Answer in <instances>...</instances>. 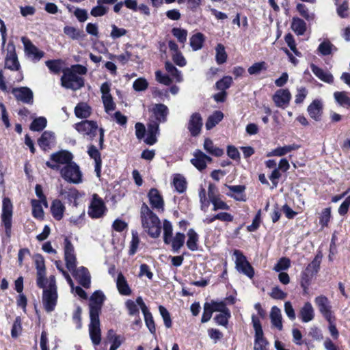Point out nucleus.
I'll use <instances>...</instances> for the list:
<instances>
[{
    "label": "nucleus",
    "mask_w": 350,
    "mask_h": 350,
    "mask_svg": "<svg viewBox=\"0 0 350 350\" xmlns=\"http://www.w3.org/2000/svg\"><path fill=\"white\" fill-rule=\"evenodd\" d=\"M105 299V296L100 290L94 291L90 297L89 333L94 345H98L101 340L99 315Z\"/></svg>",
    "instance_id": "1"
},
{
    "label": "nucleus",
    "mask_w": 350,
    "mask_h": 350,
    "mask_svg": "<svg viewBox=\"0 0 350 350\" xmlns=\"http://www.w3.org/2000/svg\"><path fill=\"white\" fill-rule=\"evenodd\" d=\"M142 226L148 235L157 238L161 234V226L159 218L146 203H143L140 210Z\"/></svg>",
    "instance_id": "2"
},
{
    "label": "nucleus",
    "mask_w": 350,
    "mask_h": 350,
    "mask_svg": "<svg viewBox=\"0 0 350 350\" xmlns=\"http://www.w3.org/2000/svg\"><path fill=\"white\" fill-rule=\"evenodd\" d=\"M321 261V256L317 255L301 273L300 285L303 288L304 295L308 293V287L311 284L313 277L319 270Z\"/></svg>",
    "instance_id": "3"
},
{
    "label": "nucleus",
    "mask_w": 350,
    "mask_h": 350,
    "mask_svg": "<svg viewBox=\"0 0 350 350\" xmlns=\"http://www.w3.org/2000/svg\"><path fill=\"white\" fill-rule=\"evenodd\" d=\"M75 129L81 134L86 135L90 139H92L99 131V145L103 146L104 141V130L102 128L98 129L96 122L94 120H83L75 124Z\"/></svg>",
    "instance_id": "4"
},
{
    "label": "nucleus",
    "mask_w": 350,
    "mask_h": 350,
    "mask_svg": "<svg viewBox=\"0 0 350 350\" xmlns=\"http://www.w3.org/2000/svg\"><path fill=\"white\" fill-rule=\"evenodd\" d=\"M62 177L68 183L79 184L82 181V173L75 162H71L60 169Z\"/></svg>",
    "instance_id": "5"
},
{
    "label": "nucleus",
    "mask_w": 350,
    "mask_h": 350,
    "mask_svg": "<svg viewBox=\"0 0 350 350\" xmlns=\"http://www.w3.org/2000/svg\"><path fill=\"white\" fill-rule=\"evenodd\" d=\"M13 205L9 198H4L2 203L1 222L5 227V233L8 238L12 234Z\"/></svg>",
    "instance_id": "6"
},
{
    "label": "nucleus",
    "mask_w": 350,
    "mask_h": 350,
    "mask_svg": "<svg viewBox=\"0 0 350 350\" xmlns=\"http://www.w3.org/2000/svg\"><path fill=\"white\" fill-rule=\"evenodd\" d=\"M61 84L66 89L75 91L83 87L85 83L84 79L82 77L65 69L61 77Z\"/></svg>",
    "instance_id": "7"
},
{
    "label": "nucleus",
    "mask_w": 350,
    "mask_h": 350,
    "mask_svg": "<svg viewBox=\"0 0 350 350\" xmlns=\"http://www.w3.org/2000/svg\"><path fill=\"white\" fill-rule=\"evenodd\" d=\"M252 321L255 331L254 350H266V347L269 342L264 337L260 321L254 314L252 317Z\"/></svg>",
    "instance_id": "8"
},
{
    "label": "nucleus",
    "mask_w": 350,
    "mask_h": 350,
    "mask_svg": "<svg viewBox=\"0 0 350 350\" xmlns=\"http://www.w3.org/2000/svg\"><path fill=\"white\" fill-rule=\"evenodd\" d=\"M233 254L236 257L235 265L237 270L252 279L254 275V269L246 257L238 250H235Z\"/></svg>",
    "instance_id": "9"
},
{
    "label": "nucleus",
    "mask_w": 350,
    "mask_h": 350,
    "mask_svg": "<svg viewBox=\"0 0 350 350\" xmlns=\"http://www.w3.org/2000/svg\"><path fill=\"white\" fill-rule=\"evenodd\" d=\"M4 68L12 71L21 70V64L16 53L15 45L12 41L9 42L7 46V55L5 58Z\"/></svg>",
    "instance_id": "10"
},
{
    "label": "nucleus",
    "mask_w": 350,
    "mask_h": 350,
    "mask_svg": "<svg viewBox=\"0 0 350 350\" xmlns=\"http://www.w3.org/2000/svg\"><path fill=\"white\" fill-rule=\"evenodd\" d=\"M21 42L24 46L25 55L31 57L33 62H39L44 56V52L40 51L27 37L23 36L21 38Z\"/></svg>",
    "instance_id": "11"
},
{
    "label": "nucleus",
    "mask_w": 350,
    "mask_h": 350,
    "mask_svg": "<svg viewBox=\"0 0 350 350\" xmlns=\"http://www.w3.org/2000/svg\"><path fill=\"white\" fill-rule=\"evenodd\" d=\"M106 210L103 200L96 194L92 196V200L89 206L88 215L91 218L101 217Z\"/></svg>",
    "instance_id": "12"
},
{
    "label": "nucleus",
    "mask_w": 350,
    "mask_h": 350,
    "mask_svg": "<svg viewBox=\"0 0 350 350\" xmlns=\"http://www.w3.org/2000/svg\"><path fill=\"white\" fill-rule=\"evenodd\" d=\"M57 290L44 289L42 291V304L47 312L55 310L57 303Z\"/></svg>",
    "instance_id": "13"
},
{
    "label": "nucleus",
    "mask_w": 350,
    "mask_h": 350,
    "mask_svg": "<svg viewBox=\"0 0 350 350\" xmlns=\"http://www.w3.org/2000/svg\"><path fill=\"white\" fill-rule=\"evenodd\" d=\"M12 94L18 101L27 105L33 103V92L28 87L14 88L12 90Z\"/></svg>",
    "instance_id": "14"
},
{
    "label": "nucleus",
    "mask_w": 350,
    "mask_h": 350,
    "mask_svg": "<svg viewBox=\"0 0 350 350\" xmlns=\"http://www.w3.org/2000/svg\"><path fill=\"white\" fill-rule=\"evenodd\" d=\"M272 99L276 107L286 109L289 105L291 94L288 89H279L273 95Z\"/></svg>",
    "instance_id": "15"
},
{
    "label": "nucleus",
    "mask_w": 350,
    "mask_h": 350,
    "mask_svg": "<svg viewBox=\"0 0 350 350\" xmlns=\"http://www.w3.org/2000/svg\"><path fill=\"white\" fill-rule=\"evenodd\" d=\"M73 277L77 280L79 284L83 288H88L91 284V275L88 269L81 266L71 271Z\"/></svg>",
    "instance_id": "16"
},
{
    "label": "nucleus",
    "mask_w": 350,
    "mask_h": 350,
    "mask_svg": "<svg viewBox=\"0 0 350 350\" xmlns=\"http://www.w3.org/2000/svg\"><path fill=\"white\" fill-rule=\"evenodd\" d=\"M314 302L324 318L328 322H330V319H332V314L331 310L332 307L328 299L324 295H320L315 298Z\"/></svg>",
    "instance_id": "17"
},
{
    "label": "nucleus",
    "mask_w": 350,
    "mask_h": 350,
    "mask_svg": "<svg viewBox=\"0 0 350 350\" xmlns=\"http://www.w3.org/2000/svg\"><path fill=\"white\" fill-rule=\"evenodd\" d=\"M203 126V121L201 115L199 113H193L190 116L187 129L189 131L191 135L196 137L201 133L202 127Z\"/></svg>",
    "instance_id": "18"
},
{
    "label": "nucleus",
    "mask_w": 350,
    "mask_h": 350,
    "mask_svg": "<svg viewBox=\"0 0 350 350\" xmlns=\"http://www.w3.org/2000/svg\"><path fill=\"white\" fill-rule=\"evenodd\" d=\"M323 104L321 100H314L308 107L307 111L311 118L320 121L323 114Z\"/></svg>",
    "instance_id": "19"
},
{
    "label": "nucleus",
    "mask_w": 350,
    "mask_h": 350,
    "mask_svg": "<svg viewBox=\"0 0 350 350\" xmlns=\"http://www.w3.org/2000/svg\"><path fill=\"white\" fill-rule=\"evenodd\" d=\"M55 133L49 131H44L38 139V146L44 151L50 150L51 148V144H55Z\"/></svg>",
    "instance_id": "20"
},
{
    "label": "nucleus",
    "mask_w": 350,
    "mask_h": 350,
    "mask_svg": "<svg viewBox=\"0 0 350 350\" xmlns=\"http://www.w3.org/2000/svg\"><path fill=\"white\" fill-rule=\"evenodd\" d=\"M50 159L56 164H64L66 165L68 163L72 162L73 155L68 150H59L51 154Z\"/></svg>",
    "instance_id": "21"
},
{
    "label": "nucleus",
    "mask_w": 350,
    "mask_h": 350,
    "mask_svg": "<svg viewBox=\"0 0 350 350\" xmlns=\"http://www.w3.org/2000/svg\"><path fill=\"white\" fill-rule=\"evenodd\" d=\"M148 196L152 208L156 209H163L164 201L157 189L152 188L149 191Z\"/></svg>",
    "instance_id": "22"
},
{
    "label": "nucleus",
    "mask_w": 350,
    "mask_h": 350,
    "mask_svg": "<svg viewBox=\"0 0 350 350\" xmlns=\"http://www.w3.org/2000/svg\"><path fill=\"white\" fill-rule=\"evenodd\" d=\"M152 111L155 118V121L161 123L165 122L167 120L168 108L164 104H155Z\"/></svg>",
    "instance_id": "23"
},
{
    "label": "nucleus",
    "mask_w": 350,
    "mask_h": 350,
    "mask_svg": "<svg viewBox=\"0 0 350 350\" xmlns=\"http://www.w3.org/2000/svg\"><path fill=\"white\" fill-rule=\"evenodd\" d=\"M226 187L232 193H227L228 196L237 201L245 202L246 200L245 195L244 194L246 189L245 185H226Z\"/></svg>",
    "instance_id": "24"
},
{
    "label": "nucleus",
    "mask_w": 350,
    "mask_h": 350,
    "mask_svg": "<svg viewBox=\"0 0 350 350\" xmlns=\"http://www.w3.org/2000/svg\"><path fill=\"white\" fill-rule=\"evenodd\" d=\"M116 282L117 289L120 295L129 296L131 294V289L122 273H118Z\"/></svg>",
    "instance_id": "25"
},
{
    "label": "nucleus",
    "mask_w": 350,
    "mask_h": 350,
    "mask_svg": "<svg viewBox=\"0 0 350 350\" xmlns=\"http://www.w3.org/2000/svg\"><path fill=\"white\" fill-rule=\"evenodd\" d=\"M310 68L315 76L320 80L327 83H332L334 82V77L330 72L324 71L314 64H310Z\"/></svg>",
    "instance_id": "26"
},
{
    "label": "nucleus",
    "mask_w": 350,
    "mask_h": 350,
    "mask_svg": "<svg viewBox=\"0 0 350 350\" xmlns=\"http://www.w3.org/2000/svg\"><path fill=\"white\" fill-rule=\"evenodd\" d=\"M193 157L191 159V163L200 171L204 170L206 167V154L200 150H196L193 152Z\"/></svg>",
    "instance_id": "27"
},
{
    "label": "nucleus",
    "mask_w": 350,
    "mask_h": 350,
    "mask_svg": "<svg viewBox=\"0 0 350 350\" xmlns=\"http://www.w3.org/2000/svg\"><path fill=\"white\" fill-rule=\"evenodd\" d=\"M65 208V206L59 200H54L51 206V213L53 218L57 221L61 220L64 216Z\"/></svg>",
    "instance_id": "28"
},
{
    "label": "nucleus",
    "mask_w": 350,
    "mask_h": 350,
    "mask_svg": "<svg viewBox=\"0 0 350 350\" xmlns=\"http://www.w3.org/2000/svg\"><path fill=\"white\" fill-rule=\"evenodd\" d=\"M299 316L303 322L307 323L312 321L314 317V309L310 302H306L300 309Z\"/></svg>",
    "instance_id": "29"
},
{
    "label": "nucleus",
    "mask_w": 350,
    "mask_h": 350,
    "mask_svg": "<svg viewBox=\"0 0 350 350\" xmlns=\"http://www.w3.org/2000/svg\"><path fill=\"white\" fill-rule=\"evenodd\" d=\"M270 319L271 324L273 327L279 330L282 329V317L280 308L277 306H273L270 312Z\"/></svg>",
    "instance_id": "30"
},
{
    "label": "nucleus",
    "mask_w": 350,
    "mask_h": 350,
    "mask_svg": "<svg viewBox=\"0 0 350 350\" xmlns=\"http://www.w3.org/2000/svg\"><path fill=\"white\" fill-rule=\"evenodd\" d=\"M300 146L293 144L291 145L284 146L283 147H278L274 150H273L271 152H269L267 156V157H272V156H277V157H282L287 154L288 152H290L293 150H295L299 149Z\"/></svg>",
    "instance_id": "31"
},
{
    "label": "nucleus",
    "mask_w": 350,
    "mask_h": 350,
    "mask_svg": "<svg viewBox=\"0 0 350 350\" xmlns=\"http://www.w3.org/2000/svg\"><path fill=\"white\" fill-rule=\"evenodd\" d=\"M91 113L92 109L86 103H79L75 107V114L79 118H87Z\"/></svg>",
    "instance_id": "32"
},
{
    "label": "nucleus",
    "mask_w": 350,
    "mask_h": 350,
    "mask_svg": "<svg viewBox=\"0 0 350 350\" xmlns=\"http://www.w3.org/2000/svg\"><path fill=\"white\" fill-rule=\"evenodd\" d=\"M204 148L208 153L215 157H218L224 154L223 149L215 146L213 141L209 138L204 139Z\"/></svg>",
    "instance_id": "33"
},
{
    "label": "nucleus",
    "mask_w": 350,
    "mask_h": 350,
    "mask_svg": "<svg viewBox=\"0 0 350 350\" xmlns=\"http://www.w3.org/2000/svg\"><path fill=\"white\" fill-rule=\"evenodd\" d=\"M224 118V113L221 111H215L213 114L208 116L205 126L207 130H211L215 127Z\"/></svg>",
    "instance_id": "34"
},
{
    "label": "nucleus",
    "mask_w": 350,
    "mask_h": 350,
    "mask_svg": "<svg viewBox=\"0 0 350 350\" xmlns=\"http://www.w3.org/2000/svg\"><path fill=\"white\" fill-rule=\"evenodd\" d=\"M64 33L72 40L83 39L85 36L83 31L71 26H65Z\"/></svg>",
    "instance_id": "35"
},
{
    "label": "nucleus",
    "mask_w": 350,
    "mask_h": 350,
    "mask_svg": "<svg viewBox=\"0 0 350 350\" xmlns=\"http://www.w3.org/2000/svg\"><path fill=\"white\" fill-rule=\"evenodd\" d=\"M185 235L182 232H176L174 237L171 238L170 244L174 252H178L185 243Z\"/></svg>",
    "instance_id": "36"
},
{
    "label": "nucleus",
    "mask_w": 350,
    "mask_h": 350,
    "mask_svg": "<svg viewBox=\"0 0 350 350\" xmlns=\"http://www.w3.org/2000/svg\"><path fill=\"white\" fill-rule=\"evenodd\" d=\"M188 239L187 246L191 251H196L198 249V234L193 228H190L187 232Z\"/></svg>",
    "instance_id": "37"
},
{
    "label": "nucleus",
    "mask_w": 350,
    "mask_h": 350,
    "mask_svg": "<svg viewBox=\"0 0 350 350\" xmlns=\"http://www.w3.org/2000/svg\"><path fill=\"white\" fill-rule=\"evenodd\" d=\"M102 100L105 112L109 114V83L106 81L100 87Z\"/></svg>",
    "instance_id": "38"
},
{
    "label": "nucleus",
    "mask_w": 350,
    "mask_h": 350,
    "mask_svg": "<svg viewBox=\"0 0 350 350\" xmlns=\"http://www.w3.org/2000/svg\"><path fill=\"white\" fill-rule=\"evenodd\" d=\"M62 196L68 200L70 203H72L75 206H77V200L79 198V192L75 188H71L68 190H62L60 191Z\"/></svg>",
    "instance_id": "39"
},
{
    "label": "nucleus",
    "mask_w": 350,
    "mask_h": 350,
    "mask_svg": "<svg viewBox=\"0 0 350 350\" xmlns=\"http://www.w3.org/2000/svg\"><path fill=\"white\" fill-rule=\"evenodd\" d=\"M103 4H109V0H98L97 5L92 8L90 11L91 15L94 17L105 15L107 12V9Z\"/></svg>",
    "instance_id": "40"
},
{
    "label": "nucleus",
    "mask_w": 350,
    "mask_h": 350,
    "mask_svg": "<svg viewBox=\"0 0 350 350\" xmlns=\"http://www.w3.org/2000/svg\"><path fill=\"white\" fill-rule=\"evenodd\" d=\"M291 28L297 35L301 36L306 31V23L304 20L294 17L291 23Z\"/></svg>",
    "instance_id": "41"
},
{
    "label": "nucleus",
    "mask_w": 350,
    "mask_h": 350,
    "mask_svg": "<svg viewBox=\"0 0 350 350\" xmlns=\"http://www.w3.org/2000/svg\"><path fill=\"white\" fill-rule=\"evenodd\" d=\"M47 125V120L45 117L40 116L36 118L31 122L29 129L32 131L40 132L45 129Z\"/></svg>",
    "instance_id": "42"
},
{
    "label": "nucleus",
    "mask_w": 350,
    "mask_h": 350,
    "mask_svg": "<svg viewBox=\"0 0 350 350\" xmlns=\"http://www.w3.org/2000/svg\"><path fill=\"white\" fill-rule=\"evenodd\" d=\"M204 42V36L202 33H197L190 38V45L193 51L200 49Z\"/></svg>",
    "instance_id": "43"
},
{
    "label": "nucleus",
    "mask_w": 350,
    "mask_h": 350,
    "mask_svg": "<svg viewBox=\"0 0 350 350\" xmlns=\"http://www.w3.org/2000/svg\"><path fill=\"white\" fill-rule=\"evenodd\" d=\"M215 51H216V55H215L216 62L218 64H222L225 63L227 60L228 55L226 52L224 46L221 43L217 44L215 47Z\"/></svg>",
    "instance_id": "44"
},
{
    "label": "nucleus",
    "mask_w": 350,
    "mask_h": 350,
    "mask_svg": "<svg viewBox=\"0 0 350 350\" xmlns=\"http://www.w3.org/2000/svg\"><path fill=\"white\" fill-rule=\"evenodd\" d=\"M31 204L32 206V215L35 218L39 219H44V211L42 207V202H39L36 199H33L31 201Z\"/></svg>",
    "instance_id": "45"
},
{
    "label": "nucleus",
    "mask_w": 350,
    "mask_h": 350,
    "mask_svg": "<svg viewBox=\"0 0 350 350\" xmlns=\"http://www.w3.org/2000/svg\"><path fill=\"white\" fill-rule=\"evenodd\" d=\"M336 101L341 106L350 107V97L346 92H336L334 94Z\"/></svg>",
    "instance_id": "46"
},
{
    "label": "nucleus",
    "mask_w": 350,
    "mask_h": 350,
    "mask_svg": "<svg viewBox=\"0 0 350 350\" xmlns=\"http://www.w3.org/2000/svg\"><path fill=\"white\" fill-rule=\"evenodd\" d=\"M45 64L49 70L54 74H59L62 68L61 59H49L45 62Z\"/></svg>",
    "instance_id": "47"
},
{
    "label": "nucleus",
    "mask_w": 350,
    "mask_h": 350,
    "mask_svg": "<svg viewBox=\"0 0 350 350\" xmlns=\"http://www.w3.org/2000/svg\"><path fill=\"white\" fill-rule=\"evenodd\" d=\"M163 241L165 244L168 245L171 242L172 237V225L170 221L167 219L163 221Z\"/></svg>",
    "instance_id": "48"
},
{
    "label": "nucleus",
    "mask_w": 350,
    "mask_h": 350,
    "mask_svg": "<svg viewBox=\"0 0 350 350\" xmlns=\"http://www.w3.org/2000/svg\"><path fill=\"white\" fill-rule=\"evenodd\" d=\"M131 234H132V239L130 242L129 254L131 256H133L136 253V252L137 250V248H138V246H139V244L140 242V239L139 237L138 232L136 230H132Z\"/></svg>",
    "instance_id": "49"
},
{
    "label": "nucleus",
    "mask_w": 350,
    "mask_h": 350,
    "mask_svg": "<svg viewBox=\"0 0 350 350\" xmlns=\"http://www.w3.org/2000/svg\"><path fill=\"white\" fill-rule=\"evenodd\" d=\"M173 183L178 193H183L187 189V181L183 176L176 175L174 178Z\"/></svg>",
    "instance_id": "50"
},
{
    "label": "nucleus",
    "mask_w": 350,
    "mask_h": 350,
    "mask_svg": "<svg viewBox=\"0 0 350 350\" xmlns=\"http://www.w3.org/2000/svg\"><path fill=\"white\" fill-rule=\"evenodd\" d=\"M232 83V78L230 76H225L215 83L216 89L220 91H226Z\"/></svg>",
    "instance_id": "51"
},
{
    "label": "nucleus",
    "mask_w": 350,
    "mask_h": 350,
    "mask_svg": "<svg viewBox=\"0 0 350 350\" xmlns=\"http://www.w3.org/2000/svg\"><path fill=\"white\" fill-rule=\"evenodd\" d=\"M231 317L230 310H226V312H220L214 317L215 322L222 326L226 327L228 323V320Z\"/></svg>",
    "instance_id": "52"
},
{
    "label": "nucleus",
    "mask_w": 350,
    "mask_h": 350,
    "mask_svg": "<svg viewBox=\"0 0 350 350\" xmlns=\"http://www.w3.org/2000/svg\"><path fill=\"white\" fill-rule=\"evenodd\" d=\"M332 49L336 50V48L329 41L327 40L319 44L318 51L322 55L326 56L332 53Z\"/></svg>",
    "instance_id": "53"
},
{
    "label": "nucleus",
    "mask_w": 350,
    "mask_h": 350,
    "mask_svg": "<svg viewBox=\"0 0 350 350\" xmlns=\"http://www.w3.org/2000/svg\"><path fill=\"white\" fill-rule=\"evenodd\" d=\"M165 70L174 77L178 82L183 80L180 72L170 62H166L165 64Z\"/></svg>",
    "instance_id": "54"
},
{
    "label": "nucleus",
    "mask_w": 350,
    "mask_h": 350,
    "mask_svg": "<svg viewBox=\"0 0 350 350\" xmlns=\"http://www.w3.org/2000/svg\"><path fill=\"white\" fill-rule=\"evenodd\" d=\"M267 68V64L265 62H260L254 63L252 66L248 68L247 71L250 75H258L262 70H266Z\"/></svg>",
    "instance_id": "55"
},
{
    "label": "nucleus",
    "mask_w": 350,
    "mask_h": 350,
    "mask_svg": "<svg viewBox=\"0 0 350 350\" xmlns=\"http://www.w3.org/2000/svg\"><path fill=\"white\" fill-rule=\"evenodd\" d=\"M144 316V320L147 327L152 334H155L156 328L154 321L151 312L148 310L143 312Z\"/></svg>",
    "instance_id": "56"
},
{
    "label": "nucleus",
    "mask_w": 350,
    "mask_h": 350,
    "mask_svg": "<svg viewBox=\"0 0 350 350\" xmlns=\"http://www.w3.org/2000/svg\"><path fill=\"white\" fill-rule=\"evenodd\" d=\"M331 218V208H325L322 210L319 217V224L322 227L327 226Z\"/></svg>",
    "instance_id": "57"
},
{
    "label": "nucleus",
    "mask_w": 350,
    "mask_h": 350,
    "mask_svg": "<svg viewBox=\"0 0 350 350\" xmlns=\"http://www.w3.org/2000/svg\"><path fill=\"white\" fill-rule=\"evenodd\" d=\"M172 33L173 36L177 38L179 42L184 44L187 41V30L178 27H174L172 29Z\"/></svg>",
    "instance_id": "58"
},
{
    "label": "nucleus",
    "mask_w": 350,
    "mask_h": 350,
    "mask_svg": "<svg viewBox=\"0 0 350 350\" xmlns=\"http://www.w3.org/2000/svg\"><path fill=\"white\" fill-rule=\"evenodd\" d=\"M291 266V261L288 258H281L275 265L273 270L280 272L282 270L288 269Z\"/></svg>",
    "instance_id": "59"
},
{
    "label": "nucleus",
    "mask_w": 350,
    "mask_h": 350,
    "mask_svg": "<svg viewBox=\"0 0 350 350\" xmlns=\"http://www.w3.org/2000/svg\"><path fill=\"white\" fill-rule=\"evenodd\" d=\"M34 261H35L36 269L37 271L36 273L46 272L44 259V257L41 254H36L34 256Z\"/></svg>",
    "instance_id": "60"
},
{
    "label": "nucleus",
    "mask_w": 350,
    "mask_h": 350,
    "mask_svg": "<svg viewBox=\"0 0 350 350\" xmlns=\"http://www.w3.org/2000/svg\"><path fill=\"white\" fill-rule=\"evenodd\" d=\"M213 312L214 311L211 307V304L210 303L206 302L204 304V312L201 318V322H208L211 319Z\"/></svg>",
    "instance_id": "61"
},
{
    "label": "nucleus",
    "mask_w": 350,
    "mask_h": 350,
    "mask_svg": "<svg viewBox=\"0 0 350 350\" xmlns=\"http://www.w3.org/2000/svg\"><path fill=\"white\" fill-rule=\"evenodd\" d=\"M159 312L163 319L165 326L167 328H170L172 327V319L170 317V314L167 310L163 306H159Z\"/></svg>",
    "instance_id": "62"
},
{
    "label": "nucleus",
    "mask_w": 350,
    "mask_h": 350,
    "mask_svg": "<svg viewBox=\"0 0 350 350\" xmlns=\"http://www.w3.org/2000/svg\"><path fill=\"white\" fill-rule=\"evenodd\" d=\"M296 9L300 15L307 21H311L314 19V14L309 13L308 8L304 4L298 3L296 6Z\"/></svg>",
    "instance_id": "63"
},
{
    "label": "nucleus",
    "mask_w": 350,
    "mask_h": 350,
    "mask_svg": "<svg viewBox=\"0 0 350 350\" xmlns=\"http://www.w3.org/2000/svg\"><path fill=\"white\" fill-rule=\"evenodd\" d=\"M148 85V81L144 78H139L136 79L133 84V89L135 91H144Z\"/></svg>",
    "instance_id": "64"
}]
</instances>
